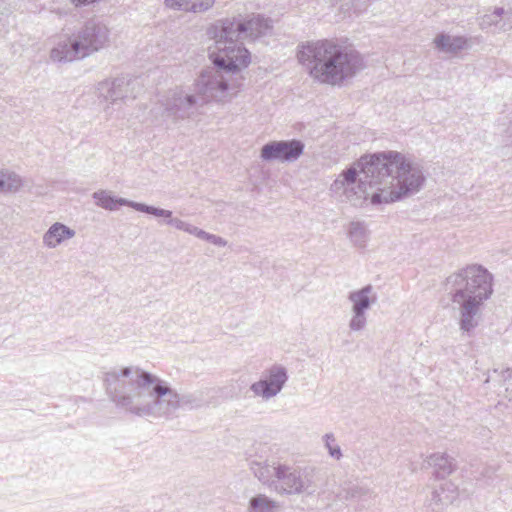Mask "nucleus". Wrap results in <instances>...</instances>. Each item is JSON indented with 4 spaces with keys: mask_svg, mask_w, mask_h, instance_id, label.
Wrapping results in <instances>:
<instances>
[{
    "mask_svg": "<svg viewBox=\"0 0 512 512\" xmlns=\"http://www.w3.org/2000/svg\"><path fill=\"white\" fill-rule=\"evenodd\" d=\"M347 236L353 246L365 248L369 240V230L363 222H351L347 229Z\"/></svg>",
    "mask_w": 512,
    "mask_h": 512,
    "instance_id": "obj_23",
    "label": "nucleus"
},
{
    "mask_svg": "<svg viewBox=\"0 0 512 512\" xmlns=\"http://www.w3.org/2000/svg\"><path fill=\"white\" fill-rule=\"evenodd\" d=\"M244 76H234L216 67L203 69L192 88L176 86L159 100L163 116L172 123L194 119L205 104L230 103L243 88Z\"/></svg>",
    "mask_w": 512,
    "mask_h": 512,
    "instance_id": "obj_3",
    "label": "nucleus"
},
{
    "mask_svg": "<svg viewBox=\"0 0 512 512\" xmlns=\"http://www.w3.org/2000/svg\"><path fill=\"white\" fill-rule=\"evenodd\" d=\"M425 462L434 470L437 478H445L456 468L454 458L446 453L436 452L427 456Z\"/></svg>",
    "mask_w": 512,
    "mask_h": 512,
    "instance_id": "obj_20",
    "label": "nucleus"
},
{
    "mask_svg": "<svg viewBox=\"0 0 512 512\" xmlns=\"http://www.w3.org/2000/svg\"><path fill=\"white\" fill-rule=\"evenodd\" d=\"M23 186L22 178L10 170H0V192L16 193Z\"/></svg>",
    "mask_w": 512,
    "mask_h": 512,
    "instance_id": "obj_25",
    "label": "nucleus"
},
{
    "mask_svg": "<svg viewBox=\"0 0 512 512\" xmlns=\"http://www.w3.org/2000/svg\"><path fill=\"white\" fill-rule=\"evenodd\" d=\"M92 198L96 206L108 211H114L118 206H129L133 208V205L136 204L135 201L116 197L113 195L112 191L104 189L95 191L92 194Z\"/></svg>",
    "mask_w": 512,
    "mask_h": 512,
    "instance_id": "obj_21",
    "label": "nucleus"
},
{
    "mask_svg": "<svg viewBox=\"0 0 512 512\" xmlns=\"http://www.w3.org/2000/svg\"><path fill=\"white\" fill-rule=\"evenodd\" d=\"M76 236V231L62 222H54L42 236V244L46 249L64 246Z\"/></svg>",
    "mask_w": 512,
    "mask_h": 512,
    "instance_id": "obj_14",
    "label": "nucleus"
},
{
    "mask_svg": "<svg viewBox=\"0 0 512 512\" xmlns=\"http://www.w3.org/2000/svg\"><path fill=\"white\" fill-rule=\"evenodd\" d=\"M238 27L230 22H217L210 26L207 35L214 43L208 47V57L216 67L231 75L243 76V70L251 63V54L238 42L235 34Z\"/></svg>",
    "mask_w": 512,
    "mask_h": 512,
    "instance_id": "obj_7",
    "label": "nucleus"
},
{
    "mask_svg": "<svg viewBox=\"0 0 512 512\" xmlns=\"http://www.w3.org/2000/svg\"><path fill=\"white\" fill-rule=\"evenodd\" d=\"M137 85V80L128 75L108 78L99 82L96 86V93L100 102L104 103V112L109 113L113 105L129 98H135Z\"/></svg>",
    "mask_w": 512,
    "mask_h": 512,
    "instance_id": "obj_8",
    "label": "nucleus"
},
{
    "mask_svg": "<svg viewBox=\"0 0 512 512\" xmlns=\"http://www.w3.org/2000/svg\"><path fill=\"white\" fill-rule=\"evenodd\" d=\"M296 57L313 81L332 87H342L365 68L358 51L329 39L299 44Z\"/></svg>",
    "mask_w": 512,
    "mask_h": 512,
    "instance_id": "obj_4",
    "label": "nucleus"
},
{
    "mask_svg": "<svg viewBox=\"0 0 512 512\" xmlns=\"http://www.w3.org/2000/svg\"><path fill=\"white\" fill-rule=\"evenodd\" d=\"M187 234L192 235L200 240L207 241L217 247H225L228 242L221 236L206 232L205 230L193 225L191 223Z\"/></svg>",
    "mask_w": 512,
    "mask_h": 512,
    "instance_id": "obj_27",
    "label": "nucleus"
},
{
    "mask_svg": "<svg viewBox=\"0 0 512 512\" xmlns=\"http://www.w3.org/2000/svg\"><path fill=\"white\" fill-rule=\"evenodd\" d=\"M507 397H512V368H508L501 372Z\"/></svg>",
    "mask_w": 512,
    "mask_h": 512,
    "instance_id": "obj_30",
    "label": "nucleus"
},
{
    "mask_svg": "<svg viewBox=\"0 0 512 512\" xmlns=\"http://www.w3.org/2000/svg\"><path fill=\"white\" fill-rule=\"evenodd\" d=\"M305 145L298 139L274 140L264 144L260 159L264 162H296L303 154Z\"/></svg>",
    "mask_w": 512,
    "mask_h": 512,
    "instance_id": "obj_11",
    "label": "nucleus"
},
{
    "mask_svg": "<svg viewBox=\"0 0 512 512\" xmlns=\"http://www.w3.org/2000/svg\"><path fill=\"white\" fill-rule=\"evenodd\" d=\"M84 57L90 56L109 45L110 30L98 19L87 21L75 36Z\"/></svg>",
    "mask_w": 512,
    "mask_h": 512,
    "instance_id": "obj_10",
    "label": "nucleus"
},
{
    "mask_svg": "<svg viewBox=\"0 0 512 512\" xmlns=\"http://www.w3.org/2000/svg\"><path fill=\"white\" fill-rule=\"evenodd\" d=\"M76 6H79V5H87V4H90L92 2H94L95 0H71Z\"/></svg>",
    "mask_w": 512,
    "mask_h": 512,
    "instance_id": "obj_31",
    "label": "nucleus"
},
{
    "mask_svg": "<svg viewBox=\"0 0 512 512\" xmlns=\"http://www.w3.org/2000/svg\"><path fill=\"white\" fill-rule=\"evenodd\" d=\"M220 22H230L239 26L235 33L239 39L249 38L255 40L266 35L271 30L270 21L260 15L252 16L248 20H243L241 17L226 18Z\"/></svg>",
    "mask_w": 512,
    "mask_h": 512,
    "instance_id": "obj_12",
    "label": "nucleus"
},
{
    "mask_svg": "<svg viewBox=\"0 0 512 512\" xmlns=\"http://www.w3.org/2000/svg\"><path fill=\"white\" fill-rule=\"evenodd\" d=\"M446 290L460 331L470 335L481 321L482 306L493 294V275L482 265H467L447 277Z\"/></svg>",
    "mask_w": 512,
    "mask_h": 512,
    "instance_id": "obj_5",
    "label": "nucleus"
},
{
    "mask_svg": "<svg viewBox=\"0 0 512 512\" xmlns=\"http://www.w3.org/2000/svg\"><path fill=\"white\" fill-rule=\"evenodd\" d=\"M350 311L368 314V311L377 303V293L372 285L352 290L347 296Z\"/></svg>",
    "mask_w": 512,
    "mask_h": 512,
    "instance_id": "obj_15",
    "label": "nucleus"
},
{
    "mask_svg": "<svg viewBox=\"0 0 512 512\" xmlns=\"http://www.w3.org/2000/svg\"><path fill=\"white\" fill-rule=\"evenodd\" d=\"M457 495V487L452 482H445L433 491L431 501L437 506H446L452 504Z\"/></svg>",
    "mask_w": 512,
    "mask_h": 512,
    "instance_id": "obj_24",
    "label": "nucleus"
},
{
    "mask_svg": "<svg viewBox=\"0 0 512 512\" xmlns=\"http://www.w3.org/2000/svg\"><path fill=\"white\" fill-rule=\"evenodd\" d=\"M248 465L254 477L279 496H312L316 492L312 476L299 466L253 458Z\"/></svg>",
    "mask_w": 512,
    "mask_h": 512,
    "instance_id": "obj_6",
    "label": "nucleus"
},
{
    "mask_svg": "<svg viewBox=\"0 0 512 512\" xmlns=\"http://www.w3.org/2000/svg\"><path fill=\"white\" fill-rule=\"evenodd\" d=\"M163 3L167 9L172 11L200 14L210 10L215 4V0H164Z\"/></svg>",
    "mask_w": 512,
    "mask_h": 512,
    "instance_id": "obj_19",
    "label": "nucleus"
},
{
    "mask_svg": "<svg viewBox=\"0 0 512 512\" xmlns=\"http://www.w3.org/2000/svg\"><path fill=\"white\" fill-rule=\"evenodd\" d=\"M368 325V314L350 311V317L348 321V328L350 332L360 333L366 329Z\"/></svg>",
    "mask_w": 512,
    "mask_h": 512,
    "instance_id": "obj_28",
    "label": "nucleus"
},
{
    "mask_svg": "<svg viewBox=\"0 0 512 512\" xmlns=\"http://www.w3.org/2000/svg\"><path fill=\"white\" fill-rule=\"evenodd\" d=\"M335 4H339L342 11L354 9L355 12H361L366 0H333Z\"/></svg>",
    "mask_w": 512,
    "mask_h": 512,
    "instance_id": "obj_29",
    "label": "nucleus"
},
{
    "mask_svg": "<svg viewBox=\"0 0 512 512\" xmlns=\"http://www.w3.org/2000/svg\"><path fill=\"white\" fill-rule=\"evenodd\" d=\"M288 378L286 367L281 364H273L262 372L258 381L251 384L250 391L255 398L269 401L283 390Z\"/></svg>",
    "mask_w": 512,
    "mask_h": 512,
    "instance_id": "obj_9",
    "label": "nucleus"
},
{
    "mask_svg": "<svg viewBox=\"0 0 512 512\" xmlns=\"http://www.w3.org/2000/svg\"><path fill=\"white\" fill-rule=\"evenodd\" d=\"M508 8L495 7L488 10L479 18V26L482 30H487L499 25L500 31H509L512 29V0Z\"/></svg>",
    "mask_w": 512,
    "mask_h": 512,
    "instance_id": "obj_13",
    "label": "nucleus"
},
{
    "mask_svg": "<svg viewBox=\"0 0 512 512\" xmlns=\"http://www.w3.org/2000/svg\"><path fill=\"white\" fill-rule=\"evenodd\" d=\"M424 182L420 164L390 150L361 158L337 176L330 190L353 206H377L418 193Z\"/></svg>",
    "mask_w": 512,
    "mask_h": 512,
    "instance_id": "obj_1",
    "label": "nucleus"
},
{
    "mask_svg": "<svg viewBox=\"0 0 512 512\" xmlns=\"http://www.w3.org/2000/svg\"><path fill=\"white\" fill-rule=\"evenodd\" d=\"M280 508V503L277 500L259 493L250 498L247 512H278Z\"/></svg>",
    "mask_w": 512,
    "mask_h": 512,
    "instance_id": "obj_22",
    "label": "nucleus"
},
{
    "mask_svg": "<svg viewBox=\"0 0 512 512\" xmlns=\"http://www.w3.org/2000/svg\"><path fill=\"white\" fill-rule=\"evenodd\" d=\"M50 58L57 62H71L85 58L76 38L60 41L50 53Z\"/></svg>",
    "mask_w": 512,
    "mask_h": 512,
    "instance_id": "obj_18",
    "label": "nucleus"
},
{
    "mask_svg": "<svg viewBox=\"0 0 512 512\" xmlns=\"http://www.w3.org/2000/svg\"><path fill=\"white\" fill-rule=\"evenodd\" d=\"M433 45L438 52L450 55H456L470 48L469 40L466 37L446 33L437 34L433 39Z\"/></svg>",
    "mask_w": 512,
    "mask_h": 512,
    "instance_id": "obj_17",
    "label": "nucleus"
},
{
    "mask_svg": "<svg viewBox=\"0 0 512 512\" xmlns=\"http://www.w3.org/2000/svg\"><path fill=\"white\" fill-rule=\"evenodd\" d=\"M322 444L327 451L328 456L335 460L341 461L343 458V451L339 445L336 436L333 432H328L321 437Z\"/></svg>",
    "mask_w": 512,
    "mask_h": 512,
    "instance_id": "obj_26",
    "label": "nucleus"
},
{
    "mask_svg": "<svg viewBox=\"0 0 512 512\" xmlns=\"http://www.w3.org/2000/svg\"><path fill=\"white\" fill-rule=\"evenodd\" d=\"M133 209L139 212L147 213L150 215H153L157 218H162L164 220V223L166 225H169L173 227L174 229L178 231H183L185 233L188 232L191 223L184 221L178 217H173V213L170 210L150 206L144 203L136 202V204L133 205Z\"/></svg>",
    "mask_w": 512,
    "mask_h": 512,
    "instance_id": "obj_16",
    "label": "nucleus"
},
{
    "mask_svg": "<svg viewBox=\"0 0 512 512\" xmlns=\"http://www.w3.org/2000/svg\"><path fill=\"white\" fill-rule=\"evenodd\" d=\"M103 381L115 405L134 416L170 420L182 404L169 382L139 366L113 367Z\"/></svg>",
    "mask_w": 512,
    "mask_h": 512,
    "instance_id": "obj_2",
    "label": "nucleus"
}]
</instances>
